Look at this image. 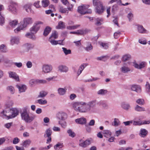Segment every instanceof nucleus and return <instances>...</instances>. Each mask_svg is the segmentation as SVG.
I'll use <instances>...</instances> for the list:
<instances>
[{
    "label": "nucleus",
    "mask_w": 150,
    "mask_h": 150,
    "mask_svg": "<svg viewBox=\"0 0 150 150\" xmlns=\"http://www.w3.org/2000/svg\"><path fill=\"white\" fill-rule=\"evenodd\" d=\"M21 114L22 119L28 123H30L33 121L35 117L34 115H29V113L27 111L26 108H24L21 112Z\"/></svg>",
    "instance_id": "obj_1"
},
{
    "label": "nucleus",
    "mask_w": 150,
    "mask_h": 150,
    "mask_svg": "<svg viewBox=\"0 0 150 150\" xmlns=\"http://www.w3.org/2000/svg\"><path fill=\"white\" fill-rule=\"evenodd\" d=\"M96 101V100H92L88 103L84 102V104L81 105L80 112H86L90 111L91 108L95 106Z\"/></svg>",
    "instance_id": "obj_2"
},
{
    "label": "nucleus",
    "mask_w": 150,
    "mask_h": 150,
    "mask_svg": "<svg viewBox=\"0 0 150 150\" xmlns=\"http://www.w3.org/2000/svg\"><path fill=\"white\" fill-rule=\"evenodd\" d=\"M43 23L40 21L35 22L33 26L30 28V31L33 34H36L40 27V25L43 24Z\"/></svg>",
    "instance_id": "obj_3"
},
{
    "label": "nucleus",
    "mask_w": 150,
    "mask_h": 150,
    "mask_svg": "<svg viewBox=\"0 0 150 150\" xmlns=\"http://www.w3.org/2000/svg\"><path fill=\"white\" fill-rule=\"evenodd\" d=\"M18 6V4L17 3L11 2L8 6V9L11 13L15 14L17 13L18 11L17 9Z\"/></svg>",
    "instance_id": "obj_4"
},
{
    "label": "nucleus",
    "mask_w": 150,
    "mask_h": 150,
    "mask_svg": "<svg viewBox=\"0 0 150 150\" xmlns=\"http://www.w3.org/2000/svg\"><path fill=\"white\" fill-rule=\"evenodd\" d=\"M93 5L96 6V12L98 14H100L102 13L103 11V7L102 3L99 1L96 2L95 4H93Z\"/></svg>",
    "instance_id": "obj_5"
},
{
    "label": "nucleus",
    "mask_w": 150,
    "mask_h": 150,
    "mask_svg": "<svg viewBox=\"0 0 150 150\" xmlns=\"http://www.w3.org/2000/svg\"><path fill=\"white\" fill-rule=\"evenodd\" d=\"M52 130L50 128L47 129L45 132L44 134V137L45 138L47 137V143H49L51 142V136L52 134Z\"/></svg>",
    "instance_id": "obj_6"
},
{
    "label": "nucleus",
    "mask_w": 150,
    "mask_h": 150,
    "mask_svg": "<svg viewBox=\"0 0 150 150\" xmlns=\"http://www.w3.org/2000/svg\"><path fill=\"white\" fill-rule=\"evenodd\" d=\"M89 7V6L86 5H83L78 7V11L81 14H85L86 11Z\"/></svg>",
    "instance_id": "obj_7"
},
{
    "label": "nucleus",
    "mask_w": 150,
    "mask_h": 150,
    "mask_svg": "<svg viewBox=\"0 0 150 150\" xmlns=\"http://www.w3.org/2000/svg\"><path fill=\"white\" fill-rule=\"evenodd\" d=\"M84 103V102L82 101L74 102L73 104V106L76 111L80 112L81 105Z\"/></svg>",
    "instance_id": "obj_8"
},
{
    "label": "nucleus",
    "mask_w": 150,
    "mask_h": 150,
    "mask_svg": "<svg viewBox=\"0 0 150 150\" xmlns=\"http://www.w3.org/2000/svg\"><path fill=\"white\" fill-rule=\"evenodd\" d=\"M73 7V6L72 4L67 8H64L62 7H60L59 9V11L62 13H65L66 15H67L69 11H72Z\"/></svg>",
    "instance_id": "obj_9"
},
{
    "label": "nucleus",
    "mask_w": 150,
    "mask_h": 150,
    "mask_svg": "<svg viewBox=\"0 0 150 150\" xmlns=\"http://www.w3.org/2000/svg\"><path fill=\"white\" fill-rule=\"evenodd\" d=\"M57 117L59 120H64L67 118V114L62 111L58 112L56 115Z\"/></svg>",
    "instance_id": "obj_10"
},
{
    "label": "nucleus",
    "mask_w": 150,
    "mask_h": 150,
    "mask_svg": "<svg viewBox=\"0 0 150 150\" xmlns=\"http://www.w3.org/2000/svg\"><path fill=\"white\" fill-rule=\"evenodd\" d=\"M42 69L43 72L45 73H48L52 70V67L50 65L44 64L42 66Z\"/></svg>",
    "instance_id": "obj_11"
},
{
    "label": "nucleus",
    "mask_w": 150,
    "mask_h": 150,
    "mask_svg": "<svg viewBox=\"0 0 150 150\" xmlns=\"http://www.w3.org/2000/svg\"><path fill=\"white\" fill-rule=\"evenodd\" d=\"M91 143V142L89 140H86L85 141H84L81 139L79 141V145L83 148H85L90 144Z\"/></svg>",
    "instance_id": "obj_12"
},
{
    "label": "nucleus",
    "mask_w": 150,
    "mask_h": 150,
    "mask_svg": "<svg viewBox=\"0 0 150 150\" xmlns=\"http://www.w3.org/2000/svg\"><path fill=\"white\" fill-rule=\"evenodd\" d=\"M33 20L32 18H31L28 17L24 18L23 22H21V23L23 25L24 27L25 28L28 24H31Z\"/></svg>",
    "instance_id": "obj_13"
},
{
    "label": "nucleus",
    "mask_w": 150,
    "mask_h": 150,
    "mask_svg": "<svg viewBox=\"0 0 150 150\" xmlns=\"http://www.w3.org/2000/svg\"><path fill=\"white\" fill-rule=\"evenodd\" d=\"M88 18L90 19L91 21L95 20V24L97 26H100L101 25L103 22V19L101 18H91L89 17H88Z\"/></svg>",
    "instance_id": "obj_14"
},
{
    "label": "nucleus",
    "mask_w": 150,
    "mask_h": 150,
    "mask_svg": "<svg viewBox=\"0 0 150 150\" xmlns=\"http://www.w3.org/2000/svg\"><path fill=\"white\" fill-rule=\"evenodd\" d=\"M19 113L18 110L16 108L11 109V117L10 118L12 119L14 118L18 115Z\"/></svg>",
    "instance_id": "obj_15"
},
{
    "label": "nucleus",
    "mask_w": 150,
    "mask_h": 150,
    "mask_svg": "<svg viewBox=\"0 0 150 150\" xmlns=\"http://www.w3.org/2000/svg\"><path fill=\"white\" fill-rule=\"evenodd\" d=\"M32 4L30 3H28L24 4L23 6V9L25 10L27 12H31L32 11L31 8Z\"/></svg>",
    "instance_id": "obj_16"
},
{
    "label": "nucleus",
    "mask_w": 150,
    "mask_h": 150,
    "mask_svg": "<svg viewBox=\"0 0 150 150\" xmlns=\"http://www.w3.org/2000/svg\"><path fill=\"white\" fill-rule=\"evenodd\" d=\"M58 70L61 72H67L68 71V68L65 65H60L58 67Z\"/></svg>",
    "instance_id": "obj_17"
},
{
    "label": "nucleus",
    "mask_w": 150,
    "mask_h": 150,
    "mask_svg": "<svg viewBox=\"0 0 150 150\" xmlns=\"http://www.w3.org/2000/svg\"><path fill=\"white\" fill-rule=\"evenodd\" d=\"M8 73L10 77L12 78L17 81H19V76L16 73L10 71Z\"/></svg>",
    "instance_id": "obj_18"
},
{
    "label": "nucleus",
    "mask_w": 150,
    "mask_h": 150,
    "mask_svg": "<svg viewBox=\"0 0 150 150\" xmlns=\"http://www.w3.org/2000/svg\"><path fill=\"white\" fill-rule=\"evenodd\" d=\"M131 89L133 91H136L137 93H140L141 92L140 86L138 85H133L131 86Z\"/></svg>",
    "instance_id": "obj_19"
},
{
    "label": "nucleus",
    "mask_w": 150,
    "mask_h": 150,
    "mask_svg": "<svg viewBox=\"0 0 150 150\" xmlns=\"http://www.w3.org/2000/svg\"><path fill=\"white\" fill-rule=\"evenodd\" d=\"M86 31L85 30H77L76 31L71 32H70V33L77 35H82L86 34Z\"/></svg>",
    "instance_id": "obj_20"
},
{
    "label": "nucleus",
    "mask_w": 150,
    "mask_h": 150,
    "mask_svg": "<svg viewBox=\"0 0 150 150\" xmlns=\"http://www.w3.org/2000/svg\"><path fill=\"white\" fill-rule=\"evenodd\" d=\"M4 116L7 117L8 119H11L10 118L11 117V109H7L6 110H3L2 112Z\"/></svg>",
    "instance_id": "obj_21"
},
{
    "label": "nucleus",
    "mask_w": 150,
    "mask_h": 150,
    "mask_svg": "<svg viewBox=\"0 0 150 150\" xmlns=\"http://www.w3.org/2000/svg\"><path fill=\"white\" fill-rule=\"evenodd\" d=\"M11 44L13 45L14 44H18L19 43V39L18 37H13L11 40Z\"/></svg>",
    "instance_id": "obj_22"
},
{
    "label": "nucleus",
    "mask_w": 150,
    "mask_h": 150,
    "mask_svg": "<svg viewBox=\"0 0 150 150\" xmlns=\"http://www.w3.org/2000/svg\"><path fill=\"white\" fill-rule=\"evenodd\" d=\"M76 122L81 124H83L86 122V119L84 117H81L75 120Z\"/></svg>",
    "instance_id": "obj_23"
},
{
    "label": "nucleus",
    "mask_w": 150,
    "mask_h": 150,
    "mask_svg": "<svg viewBox=\"0 0 150 150\" xmlns=\"http://www.w3.org/2000/svg\"><path fill=\"white\" fill-rule=\"evenodd\" d=\"M146 64V62H142L140 63L139 65L137 63H134V66L135 67L138 69H141L142 68L144 67Z\"/></svg>",
    "instance_id": "obj_24"
},
{
    "label": "nucleus",
    "mask_w": 150,
    "mask_h": 150,
    "mask_svg": "<svg viewBox=\"0 0 150 150\" xmlns=\"http://www.w3.org/2000/svg\"><path fill=\"white\" fill-rule=\"evenodd\" d=\"M137 30L138 32L141 33H147V30L144 28L142 25H137Z\"/></svg>",
    "instance_id": "obj_25"
},
{
    "label": "nucleus",
    "mask_w": 150,
    "mask_h": 150,
    "mask_svg": "<svg viewBox=\"0 0 150 150\" xmlns=\"http://www.w3.org/2000/svg\"><path fill=\"white\" fill-rule=\"evenodd\" d=\"M16 86L18 89L20 93L25 92L27 88L26 86L24 85H23L21 86L17 85Z\"/></svg>",
    "instance_id": "obj_26"
},
{
    "label": "nucleus",
    "mask_w": 150,
    "mask_h": 150,
    "mask_svg": "<svg viewBox=\"0 0 150 150\" xmlns=\"http://www.w3.org/2000/svg\"><path fill=\"white\" fill-rule=\"evenodd\" d=\"M99 105H101L104 109H108L109 108L108 104L105 101H101L99 102Z\"/></svg>",
    "instance_id": "obj_27"
},
{
    "label": "nucleus",
    "mask_w": 150,
    "mask_h": 150,
    "mask_svg": "<svg viewBox=\"0 0 150 150\" xmlns=\"http://www.w3.org/2000/svg\"><path fill=\"white\" fill-rule=\"evenodd\" d=\"M18 23V21L17 20H10L9 21V24L11 27L14 28L17 25Z\"/></svg>",
    "instance_id": "obj_28"
},
{
    "label": "nucleus",
    "mask_w": 150,
    "mask_h": 150,
    "mask_svg": "<svg viewBox=\"0 0 150 150\" xmlns=\"http://www.w3.org/2000/svg\"><path fill=\"white\" fill-rule=\"evenodd\" d=\"M58 37V33L55 30L54 31L50 37L49 39H55L57 38Z\"/></svg>",
    "instance_id": "obj_29"
},
{
    "label": "nucleus",
    "mask_w": 150,
    "mask_h": 150,
    "mask_svg": "<svg viewBox=\"0 0 150 150\" xmlns=\"http://www.w3.org/2000/svg\"><path fill=\"white\" fill-rule=\"evenodd\" d=\"M34 34H33L30 32V33H27L25 36L27 38L32 39L33 40H35L36 38V37Z\"/></svg>",
    "instance_id": "obj_30"
},
{
    "label": "nucleus",
    "mask_w": 150,
    "mask_h": 150,
    "mask_svg": "<svg viewBox=\"0 0 150 150\" xmlns=\"http://www.w3.org/2000/svg\"><path fill=\"white\" fill-rule=\"evenodd\" d=\"M135 110L137 112H142L145 111V109L144 107L139 106L138 105H136L134 108Z\"/></svg>",
    "instance_id": "obj_31"
},
{
    "label": "nucleus",
    "mask_w": 150,
    "mask_h": 150,
    "mask_svg": "<svg viewBox=\"0 0 150 150\" xmlns=\"http://www.w3.org/2000/svg\"><path fill=\"white\" fill-rule=\"evenodd\" d=\"M121 106L123 109L127 110H129L131 107L130 105L129 104L124 102H123L122 103Z\"/></svg>",
    "instance_id": "obj_32"
},
{
    "label": "nucleus",
    "mask_w": 150,
    "mask_h": 150,
    "mask_svg": "<svg viewBox=\"0 0 150 150\" xmlns=\"http://www.w3.org/2000/svg\"><path fill=\"white\" fill-rule=\"evenodd\" d=\"M51 28L49 26H47L45 29L43 35L44 36H46L50 33L51 31Z\"/></svg>",
    "instance_id": "obj_33"
},
{
    "label": "nucleus",
    "mask_w": 150,
    "mask_h": 150,
    "mask_svg": "<svg viewBox=\"0 0 150 150\" xmlns=\"http://www.w3.org/2000/svg\"><path fill=\"white\" fill-rule=\"evenodd\" d=\"M0 51L3 53H6L8 51L7 47L4 44H2L0 46Z\"/></svg>",
    "instance_id": "obj_34"
},
{
    "label": "nucleus",
    "mask_w": 150,
    "mask_h": 150,
    "mask_svg": "<svg viewBox=\"0 0 150 150\" xmlns=\"http://www.w3.org/2000/svg\"><path fill=\"white\" fill-rule=\"evenodd\" d=\"M147 133L148 132L146 130L143 129L140 130L139 135L141 137H144L146 136Z\"/></svg>",
    "instance_id": "obj_35"
},
{
    "label": "nucleus",
    "mask_w": 150,
    "mask_h": 150,
    "mask_svg": "<svg viewBox=\"0 0 150 150\" xmlns=\"http://www.w3.org/2000/svg\"><path fill=\"white\" fill-rule=\"evenodd\" d=\"M121 71L124 73H126L130 70V69L127 67L124 66L120 69Z\"/></svg>",
    "instance_id": "obj_36"
},
{
    "label": "nucleus",
    "mask_w": 150,
    "mask_h": 150,
    "mask_svg": "<svg viewBox=\"0 0 150 150\" xmlns=\"http://www.w3.org/2000/svg\"><path fill=\"white\" fill-rule=\"evenodd\" d=\"M58 94L60 95H64L66 92V90L64 88H59L57 90Z\"/></svg>",
    "instance_id": "obj_37"
},
{
    "label": "nucleus",
    "mask_w": 150,
    "mask_h": 150,
    "mask_svg": "<svg viewBox=\"0 0 150 150\" xmlns=\"http://www.w3.org/2000/svg\"><path fill=\"white\" fill-rule=\"evenodd\" d=\"M24 28H25L20 23V25L14 30V31L15 33H17L20 32L21 30H23Z\"/></svg>",
    "instance_id": "obj_38"
},
{
    "label": "nucleus",
    "mask_w": 150,
    "mask_h": 150,
    "mask_svg": "<svg viewBox=\"0 0 150 150\" xmlns=\"http://www.w3.org/2000/svg\"><path fill=\"white\" fill-rule=\"evenodd\" d=\"M108 91L106 90L101 89L97 92V94L98 95L103 96L107 93Z\"/></svg>",
    "instance_id": "obj_39"
},
{
    "label": "nucleus",
    "mask_w": 150,
    "mask_h": 150,
    "mask_svg": "<svg viewBox=\"0 0 150 150\" xmlns=\"http://www.w3.org/2000/svg\"><path fill=\"white\" fill-rule=\"evenodd\" d=\"M64 23L62 21L59 22L58 25L56 27V28L58 29H62L65 28Z\"/></svg>",
    "instance_id": "obj_40"
},
{
    "label": "nucleus",
    "mask_w": 150,
    "mask_h": 150,
    "mask_svg": "<svg viewBox=\"0 0 150 150\" xmlns=\"http://www.w3.org/2000/svg\"><path fill=\"white\" fill-rule=\"evenodd\" d=\"M93 46L89 42H88L87 45L86 47H84V49L87 51L89 52L93 49Z\"/></svg>",
    "instance_id": "obj_41"
},
{
    "label": "nucleus",
    "mask_w": 150,
    "mask_h": 150,
    "mask_svg": "<svg viewBox=\"0 0 150 150\" xmlns=\"http://www.w3.org/2000/svg\"><path fill=\"white\" fill-rule=\"evenodd\" d=\"M23 47L25 48L26 49L28 50H29L33 48V46L31 44L27 43L23 45Z\"/></svg>",
    "instance_id": "obj_42"
},
{
    "label": "nucleus",
    "mask_w": 150,
    "mask_h": 150,
    "mask_svg": "<svg viewBox=\"0 0 150 150\" xmlns=\"http://www.w3.org/2000/svg\"><path fill=\"white\" fill-rule=\"evenodd\" d=\"M42 5L44 7H47L50 4L49 0H43L42 1Z\"/></svg>",
    "instance_id": "obj_43"
},
{
    "label": "nucleus",
    "mask_w": 150,
    "mask_h": 150,
    "mask_svg": "<svg viewBox=\"0 0 150 150\" xmlns=\"http://www.w3.org/2000/svg\"><path fill=\"white\" fill-rule=\"evenodd\" d=\"M120 124V122L119 120L117 118H114L112 125L115 126H117Z\"/></svg>",
    "instance_id": "obj_44"
},
{
    "label": "nucleus",
    "mask_w": 150,
    "mask_h": 150,
    "mask_svg": "<svg viewBox=\"0 0 150 150\" xmlns=\"http://www.w3.org/2000/svg\"><path fill=\"white\" fill-rule=\"evenodd\" d=\"M31 143V141L30 139H28L24 141L22 145L25 147H26L29 145Z\"/></svg>",
    "instance_id": "obj_45"
},
{
    "label": "nucleus",
    "mask_w": 150,
    "mask_h": 150,
    "mask_svg": "<svg viewBox=\"0 0 150 150\" xmlns=\"http://www.w3.org/2000/svg\"><path fill=\"white\" fill-rule=\"evenodd\" d=\"M103 134H104V137L107 138L110 137L111 135V132L108 130H105L104 131Z\"/></svg>",
    "instance_id": "obj_46"
},
{
    "label": "nucleus",
    "mask_w": 150,
    "mask_h": 150,
    "mask_svg": "<svg viewBox=\"0 0 150 150\" xmlns=\"http://www.w3.org/2000/svg\"><path fill=\"white\" fill-rule=\"evenodd\" d=\"M67 132L69 134V136L72 137H74L76 136L75 133L71 129L68 130L67 131Z\"/></svg>",
    "instance_id": "obj_47"
},
{
    "label": "nucleus",
    "mask_w": 150,
    "mask_h": 150,
    "mask_svg": "<svg viewBox=\"0 0 150 150\" xmlns=\"http://www.w3.org/2000/svg\"><path fill=\"white\" fill-rule=\"evenodd\" d=\"M80 26V25H74L68 26L67 27V29L70 30H74L77 29Z\"/></svg>",
    "instance_id": "obj_48"
},
{
    "label": "nucleus",
    "mask_w": 150,
    "mask_h": 150,
    "mask_svg": "<svg viewBox=\"0 0 150 150\" xmlns=\"http://www.w3.org/2000/svg\"><path fill=\"white\" fill-rule=\"evenodd\" d=\"M136 103L140 105H144L145 103L144 100L143 99L139 98L136 100Z\"/></svg>",
    "instance_id": "obj_49"
},
{
    "label": "nucleus",
    "mask_w": 150,
    "mask_h": 150,
    "mask_svg": "<svg viewBox=\"0 0 150 150\" xmlns=\"http://www.w3.org/2000/svg\"><path fill=\"white\" fill-rule=\"evenodd\" d=\"M62 49L63 52L65 55H67L71 53V51L70 50H67L66 48L64 47H62Z\"/></svg>",
    "instance_id": "obj_50"
},
{
    "label": "nucleus",
    "mask_w": 150,
    "mask_h": 150,
    "mask_svg": "<svg viewBox=\"0 0 150 150\" xmlns=\"http://www.w3.org/2000/svg\"><path fill=\"white\" fill-rule=\"evenodd\" d=\"M37 79H32L29 81V83L31 86H32L34 84H38Z\"/></svg>",
    "instance_id": "obj_51"
},
{
    "label": "nucleus",
    "mask_w": 150,
    "mask_h": 150,
    "mask_svg": "<svg viewBox=\"0 0 150 150\" xmlns=\"http://www.w3.org/2000/svg\"><path fill=\"white\" fill-rule=\"evenodd\" d=\"M98 43L104 49H107L108 47L107 44L103 43L102 42H99Z\"/></svg>",
    "instance_id": "obj_52"
},
{
    "label": "nucleus",
    "mask_w": 150,
    "mask_h": 150,
    "mask_svg": "<svg viewBox=\"0 0 150 150\" xmlns=\"http://www.w3.org/2000/svg\"><path fill=\"white\" fill-rule=\"evenodd\" d=\"M7 89L10 91L11 93L13 94L14 93V88L11 86H8L7 87Z\"/></svg>",
    "instance_id": "obj_53"
},
{
    "label": "nucleus",
    "mask_w": 150,
    "mask_h": 150,
    "mask_svg": "<svg viewBox=\"0 0 150 150\" xmlns=\"http://www.w3.org/2000/svg\"><path fill=\"white\" fill-rule=\"evenodd\" d=\"M47 93L44 91H42L40 92L39 95L38 96L39 98H43L45 97L47 94Z\"/></svg>",
    "instance_id": "obj_54"
},
{
    "label": "nucleus",
    "mask_w": 150,
    "mask_h": 150,
    "mask_svg": "<svg viewBox=\"0 0 150 150\" xmlns=\"http://www.w3.org/2000/svg\"><path fill=\"white\" fill-rule=\"evenodd\" d=\"M4 16L0 13V25H2L4 23Z\"/></svg>",
    "instance_id": "obj_55"
},
{
    "label": "nucleus",
    "mask_w": 150,
    "mask_h": 150,
    "mask_svg": "<svg viewBox=\"0 0 150 150\" xmlns=\"http://www.w3.org/2000/svg\"><path fill=\"white\" fill-rule=\"evenodd\" d=\"M130 57V56L129 55H125L123 57L122 60L124 62L126 61L129 59Z\"/></svg>",
    "instance_id": "obj_56"
},
{
    "label": "nucleus",
    "mask_w": 150,
    "mask_h": 150,
    "mask_svg": "<svg viewBox=\"0 0 150 150\" xmlns=\"http://www.w3.org/2000/svg\"><path fill=\"white\" fill-rule=\"evenodd\" d=\"M38 84H46L47 81L45 80L37 79Z\"/></svg>",
    "instance_id": "obj_57"
},
{
    "label": "nucleus",
    "mask_w": 150,
    "mask_h": 150,
    "mask_svg": "<svg viewBox=\"0 0 150 150\" xmlns=\"http://www.w3.org/2000/svg\"><path fill=\"white\" fill-rule=\"evenodd\" d=\"M121 34V32L119 31H118L114 33V37L115 39L117 38L120 36Z\"/></svg>",
    "instance_id": "obj_58"
},
{
    "label": "nucleus",
    "mask_w": 150,
    "mask_h": 150,
    "mask_svg": "<svg viewBox=\"0 0 150 150\" xmlns=\"http://www.w3.org/2000/svg\"><path fill=\"white\" fill-rule=\"evenodd\" d=\"M38 103L41 105H43L46 104L47 103V101L46 100H43L40 99L38 100Z\"/></svg>",
    "instance_id": "obj_59"
},
{
    "label": "nucleus",
    "mask_w": 150,
    "mask_h": 150,
    "mask_svg": "<svg viewBox=\"0 0 150 150\" xmlns=\"http://www.w3.org/2000/svg\"><path fill=\"white\" fill-rule=\"evenodd\" d=\"M62 144H61L60 143H58L54 146V148L56 150L58 148H61L62 147Z\"/></svg>",
    "instance_id": "obj_60"
},
{
    "label": "nucleus",
    "mask_w": 150,
    "mask_h": 150,
    "mask_svg": "<svg viewBox=\"0 0 150 150\" xmlns=\"http://www.w3.org/2000/svg\"><path fill=\"white\" fill-rule=\"evenodd\" d=\"M133 122V120L128 121L126 122H124L123 123L125 126H129L130 124H132Z\"/></svg>",
    "instance_id": "obj_61"
},
{
    "label": "nucleus",
    "mask_w": 150,
    "mask_h": 150,
    "mask_svg": "<svg viewBox=\"0 0 150 150\" xmlns=\"http://www.w3.org/2000/svg\"><path fill=\"white\" fill-rule=\"evenodd\" d=\"M40 3V1L35 2L34 3L33 5L37 8H40L41 7V6L39 5Z\"/></svg>",
    "instance_id": "obj_62"
},
{
    "label": "nucleus",
    "mask_w": 150,
    "mask_h": 150,
    "mask_svg": "<svg viewBox=\"0 0 150 150\" xmlns=\"http://www.w3.org/2000/svg\"><path fill=\"white\" fill-rule=\"evenodd\" d=\"M132 124H133V125L135 126L142 125L141 121H133V122Z\"/></svg>",
    "instance_id": "obj_63"
},
{
    "label": "nucleus",
    "mask_w": 150,
    "mask_h": 150,
    "mask_svg": "<svg viewBox=\"0 0 150 150\" xmlns=\"http://www.w3.org/2000/svg\"><path fill=\"white\" fill-rule=\"evenodd\" d=\"M20 141V139L17 137L15 138L13 140V143L14 144L18 143Z\"/></svg>",
    "instance_id": "obj_64"
}]
</instances>
